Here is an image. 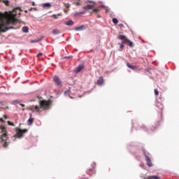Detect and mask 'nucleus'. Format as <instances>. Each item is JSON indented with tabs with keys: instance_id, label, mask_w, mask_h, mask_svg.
Instances as JSON below:
<instances>
[{
	"instance_id": "f03ea898",
	"label": "nucleus",
	"mask_w": 179,
	"mask_h": 179,
	"mask_svg": "<svg viewBox=\"0 0 179 179\" xmlns=\"http://www.w3.org/2000/svg\"><path fill=\"white\" fill-rule=\"evenodd\" d=\"M40 106H30L28 107V110L33 113H41L44 110H48L50 106H51V101L42 100L39 102Z\"/></svg>"
},
{
	"instance_id": "aec40b11",
	"label": "nucleus",
	"mask_w": 179,
	"mask_h": 179,
	"mask_svg": "<svg viewBox=\"0 0 179 179\" xmlns=\"http://www.w3.org/2000/svg\"><path fill=\"white\" fill-rule=\"evenodd\" d=\"M9 143H10V141H4L3 143V148H8V146H9Z\"/></svg>"
},
{
	"instance_id": "2f4dec72",
	"label": "nucleus",
	"mask_w": 179,
	"mask_h": 179,
	"mask_svg": "<svg viewBox=\"0 0 179 179\" xmlns=\"http://www.w3.org/2000/svg\"><path fill=\"white\" fill-rule=\"evenodd\" d=\"M154 92H155V96H157L159 94V90H157V89H155Z\"/></svg>"
},
{
	"instance_id": "f704fd0d",
	"label": "nucleus",
	"mask_w": 179,
	"mask_h": 179,
	"mask_svg": "<svg viewBox=\"0 0 179 179\" xmlns=\"http://www.w3.org/2000/svg\"><path fill=\"white\" fill-rule=\"evenodd\" d=\"M41 55H43V53L39 52V53L37 55V57H41Z\"/></svg>"
},
{
	"instance_id": "473e14b6",
	"label": "nucleus",
	"mask_w": 179,
	"mask_h": 179,
	"mask_svg": "<svg viewBox=\"0 0 179 179\" xmlns=\"http://www.w3.org/2000/svg\"><path fill=\"white\" fill-rule=\"evenodd\" d=\"M52 17H54L55 19H58V17L57 15H52Z\"/></svg>"
},
{
	"instance_id": "e433bc0d",
	"label": "nucleus",
	"mask_w": 179,
	"mask_h": 179,
	"mask_svg": "<svg viewBox=\"0 0 179 179\" xmlns=\"http://www.w3.org/2000/svg\"><path fill=\"white\" fill-rule=\"evenodd\" d=\"M99 8H106V9H107L108 7H106L104 6H99Z\"/></svg>"
},
{
	"instance_id": "0eeeda50",
	"label": "nucleus",
	"mask_w": 179,
	"mask_h": 179,
	"mask_svg": "<svg viewBox=\"0 0 179 179\" xmlns=\"http://www.w3.org/2000/svg\"><path fill=\"white\" fill-rule=\"evenodd\" d=\"M26 132H27V129H18L17 130V135H15V136H17V138H22V136L23 135V134H26Z\"/></svg>"
},
{
	"instance_id": "1a4fd4ad",
	"label": "nucleus",
	"mask_w": 179,
	"mask_h": 179,
	"mask_svg": "<svg viewBox=\"0 0 179 179\" xmlns=\"http://www.w3.org/2000/svg\"><path fill=\"white\" fill-rule=\"evenodd\" d=\"M127 68H129V69H132V71H136V69H138V66L131 64L129 63H127Z\"/></svg>"
},
{
	"instance_id": "58836bf2",
	"label": "nucleus",
	"mask_w": 179,
	"mask_h": 179,
	"mask_svg": "<svg viewBox=\"0 0 179 179\" xmlns=\"http://www.w3.org/2000/svg\"><path fill=\"white\" fill-rule=\"evenodd\" d=\"M141 128H145V125L143 124L142 127H141Z\"/></svg>"
},
{
	"instance_id": "c9c22d12",
	"label": "nucleus",
	"mask_w": 179,
	"mask_h": 179,
	"mask_svg": "<svg viewBox=\"0 0 179 179\" xmlns=\"http://www.w3.org/2000/svg\"><path fill=\"white\" fill-rule=\"evenodd\" d=\"M0 122H5V120L3 118H0Z\"/></svg>"
},
{
	"instance_id": "7ed1b4c3",
	"label": "nucleus",
	"mask_w": 179,
	"mask_h": 179,
	"mask_svg": "<svg viewBox=\"0 0 179 179\" xmlns=\"http://www.w3.org/2000/svg\"><path fill=\"white\" fill-rule=\"evenodd\" d=\"M117 38L119 40H121L122 41H123V44H128L129 47H130V48H134V42L129 41V39H128V38H127V36H125V35H119L117 36Z\"/></svg>"
},
{
	"instance_id": "ddd939ff",
	"label": "nucleus",
	"mask_w": 179,
	"mask_h": 179,
	"mask_svg": "<svg viewBox=\"0 0 179 179\" xmlns=\"http://www.w3.org/2000/svg\"><path fill=\"white\" fill-rule=\"evenodd\" d=\"M64 6L65 8H66V9L64 10V13H68V12L69 11V8H71V5H69V3H64Z\"/></svg>"
},
{
	"instance_id": "4c0bfd02",
	"label": "nucleus",
	"mask_w": 179,
	"mask_h": 179,
	"mask_svg": "<svg viewBox=\"0 0 179 179\" xmlns=\"http://www.w3.org/2000/svg\"><path fill=\"white\" fill-rule=\"evenodd\" d=\"M20 106H21L22 107H24V104L20 103Z\"/></svg>"
},
{
	"instance_id": "a19ab883",
	"label": "nucleus",
	"mask_w": 179,
	"mask_h": 179,
	"mask_svg": "<svg viewBox=\"0 0 179 179\" xmlns=\"http://www.w3.org/2000/svg\"><path fill=\"white\" fill-rule=\"evenodd\" d=\"M57 16H61V14H58Z\"/></svg>"
},
{
	"instance_id": "412c9836",
	"label": "nucleus",
	"mask_w": 179,
	"mask_h": 179,
	"mask_svg": "<svg viewBox=\"0 0 179 179\" xmlns=\"http://www.w3.org/2000/svg\"><path fill=\"white\" fill-rule=\"evenodd\" d=\"M148 179H160V177L157 176H149Z\"/></svg>"
},
{
	"instance_id": "4468645a",
	"label": "nucleus",
	"mask_w": 179,
	"mask_h": 179,
	"mask_svg": "<svg viewBox=\"0 0 179 179\" xmlns=\"http://www.w3.org/2000/svg\"><path fill=\"white\" fill-rule=\"evenodd\" d=\"M32 117V115L31 114L30 115V117L29 119L28 120V125H32L33 123L34 122V118L31 117Z\"/></svg>"
},
{
	"instance_id": "cd10ccee",
	"label": "nucleus",
	"mask_w": 179,
	"mask_h": 179,
	"mask_svg": "<svg viewBox=\"0 0 179 179\" xmlns=\"http://www.w3.org/2000/svg\"><path fill=\"white\" fill-rule=\"evenodd\" d=\"M113 22L115 24H118V20L117 18H113Z\"/></svg>"
},
{
	"instance_id": "f3484780",
	"label": "nucleus",
	"mask_w": 179,
	"mask_h": 179,
	"mask_svg": "<svg viewBox=\"0 0 179 179\" xmlns=\"http://www.w3.org/2000/svg\"><path fill=\"white\" fill-rule=\"evenodd\" d=\"M157 107L159 108L160 111H163V109L164 108V106L160 103H157Z\"/></svg>"
},
{
	"instance_id": "b1692460",
	"label": "nucleus",
	"mask_w": 179,
	"mask_h": 179,
	"mask_svg": "<svg viewBox=\"0 0 179 179\" xmlns=\"http://www.w3.org/2000/svg\"><path fill=\"white\" fill-rule=\"evenodd\" d=\"M99 12H100V10H99L98 8H93L92 9V13H99Z\"/></svg>"
},
{
	"instance_id": "c756f323",
	"label": "nucleus",
	"mask_w": 179,
	"mask_h": 179,
	"mask_svg": "<svg viewBox=\"0 0 179 179\" xmlns=\"http://www.w3.org/2000/svg\"><path fill=\"white\" fill-rule=\"evenodd\" d=\"M7 124H8V125H10V126H11V127H15V124L10 122V121H8V122H7Z\"/></svg>"
},
{
	"instance_id": "ea45409f",
	"label": "nucleus",
	"mask_w": 179,
	"mask_h": 179,
	"mask_svg": "<svg viewBox=\"0 0 179 179\" xmlns=\"http://www.w3.org/2000/svg\"><path fill=\"white\" fill-rule=\"evenodd\" d=\"M64 93H65V94H66V93H68V92H67V91H65Z\"/></svg>"
},
{
	"instance_id": "a878e982",
	"label": "nucleus",
	"mask_w": 179,
	"mask_h": 179,
	"mask_svg": "<svg viewBox=\"0 0 179 179\" xmlns=\"http://www.w3.org/2000/svg\"><path fill=\"white\" fill-rule=\"evenodd\" d=\"M52 33H53V34H59V30L53 29Z\"/></svg>"
},
{
	"instance_id": "5701e85b",
	"label": "nucleus",
	"mask_w": 179,
	"mask_h": 179,
	"mask_svg": "<svg viewBox=\"0 0 179 179\" xmlns=\"http://www.w3.org/2000/svg\"><path fill=\"white\" fill-rule=\"evenodd\" d=\"M43 8H51V3H45L43 4Z\"/></svg>"
},
{
	"instance_id": "39448f33",
	"label": "nucleus",
	"mask_w": 179,
	"mask_h": 179,
	"mask_svg": "<svg viewBox=\"0 0 179 179\" xmlns=\"http://www.w3.org/2000/svg\"><path fill=\"white\" fill-rule=\"evenodd\" d=\"M143 153L145 156L147 166H148V167H152L153 163H152V159H150V157H149V156H148V154H146V151H145V150H143Z\"/></svg>"
},
{
	"instance_id": "c03bdc74",
	"label": "nucleus",
	"mask_w": 179,
	"mask_h": 179,
	"mask_svg": "<svg viewBox=\"0 0 179 179\" xmlns=\"http://www.w3.org/2000/svg\"><path fill=\"white\" fill-rule=\"evenodd\" d=\"M98 17H100V16H98Z\"/></svg>"
},
{
	"instance_id": "79ce46f5",
	"label": "nucleus",
	"mask_w": 179,
	"mask_h": 179,
	"mask_svg": "<svg viewBox=\"0 0 179 179\" xmlns=\"http://www.w3.org/2000/svg\"><path fill=\"white\" fill-rule=\"evenodd\" d=\"M22 111H24V108L22 109Z\"/></svg>"
},
{
	"instance_id": "bb28decb",
	"label": "nucleus",
	"mask_w": 179,
	"mask_h": 179,
	"mask_svg": "<svg viewBox=\"0 0 179 179\" xmlns=\"http://www.w3.org/2000/svg\"><path fill=\"white\" fill-rule=\"evenodd\" d=\"M22 101L20 100H15L13 102V104H20Z\"/></svg>"
},
{
	"instance_id": "7c9ffc66",
	"label": "nucleus",
	"mask_w": 179,
	"mask_h": 179,
	"mask_svg": "<svg viewBox=\"0 0 179 179\" xmlns=\"http://www.w3.org/2000/svg\"><path fill=\"white\" fill-rule=\"evenodd\" d=\"M3 3H5V5H6V6H9V1L6 0H3Z\"/></svg>"
},
{
	"instance_id": "6ab92c4d",
	"label": "nucleus",
	"mask_w": 179,
	"mask_h": 179,
	"mask_svg": "<svg viewBox=\"0 0 179 179\" xmlns=\"http://www.w3.org/2000/svg\"><path fill=\"white\" fill-rule=\"evenodd\" d=\"M65 24H66V26H73V21L72 20H69L66 22Z\"/></svg>"
},
{
	"instance_id": "393cba45",
	"label": "nucleus",
	"mask_w": 179,
	"mask_h": 179,
	"mask_svg": "<svg viewBox=\"0 0 179 179\" xmlns=\"http://www.w3.org/2000/svg\"><path fill=\"white\" fill-rule=\"evenodd\" d=\"M42 38H38L36 40H32L31 41V43H39V41H41Z\"/></svg>"
},
{
	"instance_id": "423d86ee",
	"label": "nucleus",
	"mask_w": 179,
	"mask_h": 179,
	"mask_svg": "<svg viewBox=\"0 0 179 179\" xmlns=\"http://www.w3.org/2000/svg\"><path fill=\"white\" fill-rule=\"evenodd\" d=\"M53 82L58 86L59 87H61L62 86V81H61V79H59V77L55 76L53 77Z\"/></svg>"
},
{
	"instance_id": "2eb2a0df",
	"label": "nucleus",
	"mask_w": 179,
	"mask_h": 179,
	"mask_svg": "<svg viewBox=\"0 0 179 179\" xmlns=\"http://www.w3.org/2000/svg\"><path fill=\"white\" fill-rule=\"evenodd\" d=\"M85 29H86V27H85V25H82V26H80V27H76V28L75 29V30H76V31H82V30H85Z\"/></svg>"
},
{
	"instance_id": "9b49d317",
	"label": "nucleus",
	"mask_w": 179,
	"mask_h": 179,
	"mask_svg": "<svg viewBox=\"0 0 179 179\" xmlns=\"http://www.w3.org/2000/svg\"><path fill=\"white\" fill-rule=\"evenodd\" d=\"M104 84V78L103 77H99V78L97 80V85L99 86H102V85Z\"/></svg>"
},
{
	"instance_id": "6e6552de",
	"label": "nucleus",
	"mask_w": 179,
	"mask_h": 179,
	"mask_svg": "<svg viewBox=\"0 0 179 179\" xmlns=\"http://www.w3.org/2000/svg\"><path fill=\"white\" fill-rule=\"evenodd\" d=\"M85 66L83 64H80L76 69H74L75 73H79L83 69Z\"/></svg>"
},
{
	"instance_id": "f257e3e1",
	"label": "nucleus",
	"mask_w": 179,
	"mask_h": 179,
	"mask_svg": "<svg viewBox=\"0 0 179 179\" xmlns=\"http://www.w3.org/2000/svg\"><path fill=\"white\" fill-rule=\"evenodd\" d=\"M20 8H16L13 11L0 13V32L8 31L13 27H8L9 24H16L17 23V17L20 16Z\"/></svg>"
},
{
	"instance_id": "f8f14e48",
	"label": "nucleus",
	"mask_w": 179,
	"mask_h": 179,
	"mask_svg": "<svg viewBox=\"0 0 179 179\" xmlns=\"http://www.w3.org/2000/svg\"><path fill=\"white\" fill-rule=\"evenodd\" d=\"M92 167L89 169L88 172H92V173H96V171H94V169H96V163H92Z\"/></svg>"
},
{
	"instance_id": "c85d7f7f",
	"label": "nucleus",
	"mask_w": 179,
	"mask_h": 179,
	"mask_svg": "<svg viewBox=\"0 0 179 179\" xmlns=\"http://www.w3.org/2000/svg\"><path fill=\"white\" fill-rule=\"evenodd\" d=\"M124 43H123V42H122V44H120V51H122V50H124Z\"/></svg>"
},
{
	"instance_id": "37998d69",
	"label": "nucleus",
	"mask_w": 179,
	"mask_h": 179,
	"mask_svg": "<svg viewBox=\"0 0 179 179\" xmlns=\"http://www.w3.org/2000/svg\"><path fill=\"white\" fill-rule=\"evenodd\" d=\"M33 6H34V3H33Z\"/></svg>"
},
{
	"instance_id": "20e7f679",
	"label": "nucleus",
	"mask_w": 179,
	"mask_h": 179,
	"mask_svg": "<svg viewBox=\"0 0 179 179\" xmlns=\"http://www.w3.org/2000/svg\"><path fill=\"white\" fill-rule=\"evenodd\" d=\"M0 130H1V139L3 142L8 141V132L6 131V127H5L3 125L0 126Z\"/></svg>"
},
{
	"instance_id": "a211bd4d",
	"label": "nucleus",
	"mask_w": 179,
	"mask_h": 179,
	"mask_svg": "<svg viewBox=\"0 0 179 179\" xmlns=\"http://www.w3.org/2000/svg\"><path fill=\"white\" fill-rule=\"evenodd\" d=\"M85 13H86V11H82V12H77L76 13H74V16H80V15H85Z\"/></svg>"
},
{
	"instance_id": "4be33fe9",
	"label": "nucleus",
	"mask_w": 179,
	"mask_h": 179,
	"mask_svg": "<svg viewBox=\"0 0 179 179\" xmlns=\"http://www.w3.org/2000/svg\"><path fill=\"white\" fill-rule=\"evenodd\" d=\"M22 31L24 33H29V27H22Z\"/></svg>"
},
{
	"instance_id": "72a5a7b5",
	"label": "nucleus",
	"mask_w": 179,
	"mask_h": 179,
	"mask_svg": "<svg viewBox=\"0 0 179 179\" xmlns=\"http://www.w3.org/2000/svg\"><path fill=\"white\" fill-rule=\"evenodd\" d=\"M3 117L4 120H8V116H6V115H3Z\"/></svg>"
},
{
	"instance_id": "dca6fc26",
	"label": "nucleus",
	"mask_w": 179,
	"mask_h": 179,
	"mask_svg": "<svg viewBox=\"0 0 179 179\" xmlns=\"http://www.w3.org/2000/svg\"><path fill=\"white\" fill-rule=\"evenodd\" d=\"M73 3L75 6H80L82 5V1L80 0H78L77 1H74Z\"/></svg>"
},
{
	"instance_id": "9d476101",
	"label": "nucleus",
	"mask_w": 179,
	"mask_h": 179,
	"mask_svg": "<svg viewBox=\"0 0 179 179\" xmlns=\"http://www.w3.org/2000/svg\"><path fill=\"white\" fill-rule=\"evenodd\" d=\"M83 9H85V10H92V9H94V5L85 6L83 7Z\"/></svg>"
}]
</instances>
